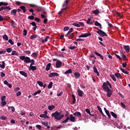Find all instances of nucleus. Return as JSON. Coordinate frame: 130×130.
Returning a JSON list of instances; mask_svg holds the SVG:
<instances>
[{
	"mask_svg": "<svg viewBox=\"0 0 130 130\" xmlns=\"http://www.w3.org/2000/svg\"><path fill=\"white\" fill-rule=\"evenodd\" d=\"M71 0H66L64 4H63L62 7H68V5H69V3H70Z\"/></svg>",
	"mask_w": 130,
	"mask_h": 130,
	"instance_id": "nucleus-24",
	"label": "nucleus"
},
{
	"mask_svg": "<svg viewBox=\"0 0 130 130\" xmlns=\"http://www.w3.org/2000/svg\"><path fill=\"white\" fill-rule=\"evenodd\" d=\"M85 111L86 113H88V114H89V115H91V116H94V115L91 114V111H90V110H89V109H86Z\"/></svg>",
	"mask_w": 130,
	"mask_h": 130,
	"instance_id": "nucleus-28",
	"label": "nucleus"
},
{
	"mask_svg": "<svg viewBox=\"0 0 130 130\" xmlns=\"http://www.w3.org/2000/svg\"><path fill=\"white\" fill-rule=\"evenodd\" d=\"M72 73H73V71L72 70V69H69L66 72H65L64 74L68 75L69 74H72Z\"/></svg>",
	"mask_w": 130,
	"mask_h": 130,
	"instance_id": "nucleus-27",
	"label": "nucleus"
},
{
	"mask_svg": "<svg viewBox=\"0 0 130 130\" xmlns=\"http://www.w3.org/2000/svg\"><path fill=\"white\" fill-rule=\"evenodd\" d=\"M97 108L99 111H100V112L101 113V114H102V115H103V116H104L105 117H106V116L104 115V113H103V112H102V109L101 108V107H100L99 106H98Z\"/></svg>",
	"mask_w": 130,
	"mask_h": 130,
	"instance_id": "nucleus-15",
	"label": "nucleus"
},
{
	"mask_svg": "<svg viewBox=\"0 0 130 130\" xmlns=\"http://www.w3.org/2000/svg\"><path fill=\"white\" fill-rule=\"evenodd\" d=\"M94 25H95V26H96L98 27H100V29H102V25L98 21H95L94 22Z\"/></svg>",
	"mask_w": 130,
	"mask_h": 130,
	"instance_id": "nucleus-19",
	"label": "nucleus"
},
{
	"mask_svg": "<svg viewBox=\"0 0 130 130\" xmlns=\"http://www.w3.org/2000/svg\"><path fill=\"white\" fill-rule=\"evenodd\" d=\"M30 62L31 63L30 66H35V60L34 59L30 60Z\"/></svg>",
	"mask_w": 130,
	"mask_h": 130,
	"instance_id": "nucleus-39",
	"label": "nucleus"
},
{
	"mask_svg": "<svg viewBox=\"0 0 130 130\" xmlns=\"http://www.w3.org/2000/svg\"><path fill=\"white\" fill-rule=\"evenodd\" d=\"M93 72L94 73H95V74H97V76L98 77H99V76H100V74L99 73V72H98V70H97V68H96L95 66H94L93 68Z\"/></svg>",
	"mask_w": 130,
	"mask_h": 130,
	"instance_id": "nucleus-12",
	"label": "nucleus"
},
{
	"mask_svg": "<svg viewBox=\"0 0 130 130\" xmlns=\"http://www.w3.org/2000/svg\"><path fill=\"white\" fill-rule=\"evenodd\" d=\"M11 16H16L17 15V9H14L11 11Z\"/></svg>",
	"mask_w": 130,
	"mask_h": 130,
	"instance_id": "nucleus-16",
	"label": "nucleus"
},
{
	"mask_svg": "<svg viewBox=\"0 0 130 130\" xmlns=\"http://www.w3.org/2000/svg\"><path fill=\"white\" fill-rule=\"evenodd\" d=\"M30 24V25H32V26H33V27L37 26V25H36V23H35V22H32Z\"/></svg>",
	"mask_w": 130,
	"mask_h": 130,
	"instance_id": "nucleus-55",
	"label": "nucleus"
},
{
	"mask_svg": "<svg viewBox=\"0 0 130 130\" xmlns=\"http://www.w3.org/2000/svg\"><path fill=\"white\" fill-rule=\"evenodd\" d=\"M42 124H43V125H45V126H47V125H48V122H42Z\"/></svg>",
	"mask_w": 130,
	"mask_h": 130,
	"instance_id": "nucleus-54",
	"label": "nucleus"
},
{
	"mask_svg": "<svg viewBox=\"0 0 130 130\" xmlns=\"http://www.w3.org/2000/svg\"><path fill=\"white\" fill-rule=\"evenodd\" d=\"M104 91H105V92H106L107 96L108 97H111L112 93H113V91H112L111 89H110L109 88H107V89L106 88H105Z\"/></svg>",
	"mask_w": 130,
	"mask_h": 130,
	"instance_id": "nucleus-3",
	"label": "nucleus"
},
{
	"mask_svg": "<svg viewBox=\"0 0 130 130\" xmlns=\"http://www.w3.org/2000/svg\"><path fill=\"white\" fill-rule=\"evenodd\" d=\"M78 25H79L80 27H84L85 26V24L82 22H78Z\"/></svg>",
	"mask_w": 130,
	"mask_h": 130,
	"instance_id": "nucleus-46",
	"label": "nucleus"
},
{
	"mask_svg": "<svg viewBox=\"0 0 130 130\" xmlns=\"http://www.w3.org/2000/svg\"><path fill=\"white\" fill-rule=\"evenodd\" d=\"M119 70L121 71L122 73H123L124 74H125L126 75H128L129 73L124 70V69H122V68H120Z\"/></svg>",
	"mask_w": 130,
	"mask_h": 130,
	"instance_id": "nucleus-20",
	"label": "nucleus"
},
{
	"mask_svg": "<svg viewBox=\"0 0 130 130\" xmlns=\"http://www.w3.org/2000/svg\"><path fill=\"white\" fill-rule=\"evenodd\" d=\"M15 25H16V24H15V21H14V20H12L11 26H12L13 28H15L16 26Z\"/></svg>",
	"mask_w": 130,
	"mask_h": 130,
	"instance_id": "nucleus-49",
	"label": "nucleus"
},
{
	"mask_svg": "<svg viewBox=\"0 0 130 130\" xmlns=\"http://www.w3.org/2000/svg\"><path fill=\"white\" fill-rule=\"evenodd\" d=\"M20 114H21V115H25V114H26V113H25V111H21L20 112Z\"/></svg>",
	"mask_w": 130,
	"mask_h": 130,
	"instance_id": "nucleus-64",
	"label": "nucleus"
},
{
	"mask_svg": "<svg viewBox=\"0 0 130 130\" xmlns=\"http://www.w3.org/2000/svg\"><path fill=\"white\" fill-rule=\"evenodd\" d=\"M27 35V30L26 29L23 30V36H26Z\"/></svg>",
	"mask_w": 130,
	"mask_h": 130,
	"instance_id": "nucleus-62",
	"label": "nucleus"
},
{
	"mask_svg": "<svg viewBox=\"0 0 130 130\" xmlns=\"http://www.w3.org/2000/svg\"><path fill=\"white\" fill-rule=\"evenodd\" d=\"M52 82H50L48 85V89H51L52 88Z\"/></svg>",
	"mask_w": 130,
	"mask_h": 130,
	"instance_id": "nucleus-48",
	"label": "nucleus"
},
{
	"mask_svg": "<svg viewBox=\"0 0 130 130\" xmlns=\"http://www.w3.org/2000/svg\"><path fill=\"white\" fill-rule=\"evenodd\" d=\"M0 119H1L2 120H6L7 119V118L4 116H2L0 117Z\"/></svg>",
	"mask_w": 130,
	"mask_h": 130,
	"instance_id": "nucleus-56",
	"label": "nucleus"
},
{
	"mask_svg": "<svg viewBox=\"0 0 130 130\" xmlns=\"http://www.w3.org/2000/svg\"><path fill=\"white\" fill-rule=\"evenodd\" d=\"M121 107H122L124 109H125V105H124L123 103L121 102Z\"/></svg>",
	"mask_w": 130,
	"mask_h": 130,
	"instance_id": "nucleus-59",
	"label": "nucleus"
},
{
	"mask_svg": "<svg viewBox=\"0 0 130 130\" xmlns=\"http://www.w3.org/2000/svg\"><path fill=\"white\" fill-rule=\"evenodd\" d=\"M37 35H31L30 37V39H31V40H33V39H35V38H37Z\"/></svg>",
	"mask_w": 130,
	"mask_h": 130,
	"instance_id": "nucleus-40",
	"label": "nucleus"
},
{
	"mask_svg": "<svg viewBox=\"0 0 130 130\" xmlns=\"http://www.w3.org/2000/svg\"><path fill=\"white\" fill-rule=\"evenodd\" d=\"M41 93V90H38L37 91H36L35 93H33L32 95L34 96H36V95H37V94H40Z\"/></svg>",
	"mask_w": 130,
	"mask_h": 130,
	"instance_id": "nucleus-41",
	"label": "nucleus"
},
{
	"mask_svg": "<svg viewBox=\"0 0 130 130\" xmlns=\"http://www.w3.org/2000/svg\"><path fill=\"white\" fill-rule=\"evenodd\" d=\"M50 68H51V63H49L46 66V71H47V72H48V71H49V70H50Z\"/></svg>",
	"mask_w": 130,
	"mask_h": 130,
	"instance_id": "nucleus-21",
	"label": "nucleus"
},
{
	"mask_svg": "<svg viewBox=\"0 0 130 130\" xmlns=\"http://www.w3.org/2000/svg\"><path fill=\"white\" fill-rule=\"evenodd\" d=\"M109 81H107L106 82H105L103 83L102 85V88H103V90H104V88H105L106 89H107V88H109L108 87V83Z\"/></svg>",
	"mask_w": 130,
	"mask_h": 130,
	"instance_id": "nucleus-7",
	"label": "nucleus"
},
{
	"mask_svg": "<svg viewBox=\"0 0 130 130\" xmlns=\"http://www.w3.org/2000/svg\"><path fill=\"white\" fill-rule=\"evenodd\" d=\"M70 30V27L69 26H65L63 28V31H69Z\"/></svg>",
	"mask_w": 130,
	"mask_h": 130,
	"instance_id": "nucleus-50",
	"label": "nucleus"
},
{
	"mask_svg": "<svg viewBox=\"0 0 130 130\" xmlns=\"http://www.w3.org/2000/svg\"><path fill=\"white\" fill-rule=\"evenodd\" d=\"M25 54H30L31 53V51L27 50L24 52Z\"/></svg>",
	"mask_w": 130,
	"mask_h": 130,
	"instance_id": "nucleus-61",
	"label": "nucleus"
},
{
	"mask_svg": "<svg viewBox=\"0 0 130 130\" xmlns=\"http://www.w3.org/2000/svg\"><path fill=\"white\" fill-rule=\"evenodd\" d=\"M20 9L23 11V13H26V9L25 6H21L20 7Z\"/></svg>",
	"mask_w": 130,
	"mask_h": 130,
	"instance_id": "nucleus-33",
	"label": "nucleus"
},
{
	"mask_svg": "<svg viewBox=\"0 0 130 130\" xmlns=\"http://www.w3.org/2000/svg\"><path fill=\"white\" fill-rule=\"evenodd\" d=\"M65 116L66 117H67V118L64 120L62 121L61 122V123H67V122H68L70 120V117H69V112L66 111V114H65Z\"/></svg>",
	"mask_w": 130,
	"mask_h": 130,
	"instance_id": "nucleus-5",
	"label": "nucleus"
},
{
	"mask_svg": "<svg viewBox=\"0 0 130 130\" xmlns=\"http://www.w3.org/2000/svg\"><path fill=\"white\" fill-rule=\"evenodd\" d=\"M94 54H95L98 56H100V57L101 58V59L102 60H103V59H104V58L103 57V56L102 55H101L100 53H98V52L95 51L94 52Z\"/></svg>",
	"mask_w": 130,
	"mask_h": 130,
	"instance_id": "nucleus-17",
	"label": "nucleus"
},
{
	"mask_svg": "<svg viewBox=\"0 0 130 130\" xmlns=\"http://www.w3.org/2000/svg\"><path fill=\"white\" fill-rule=\"evenodd\" d=\"M6 51L8 53H10L13 51V49L11 48H8L6 49Z\"/></svg>",
	"mask_w": 130,
	"mask_h": 130,
	"instance_id": "nucleus-42",
	"label": "nucleus"
},
{
	"mask_svg": "<svg viewBox=\"0 0 130 130\" xmlns=\"http://www.w3.org/2000/svg\"><path fill=\"white\" fill-rule=\"evenodd\" d=\"M3 39H4V40H6V41H8V40H9V37H8V36H7V35H4L3 37Z\"/></svg>",
	"mask_w": 130,
	"mask_h": 130,
	"instance_id": "nucleus-37",
	"label": "nucleus"
},
{
	"mask_svg": "<svg viewBox=\"0 0 130 130\" xmlns=\"http://www.w3.org/2000/svg\"><path fill=\"white\" fill-rule=\"evenodd\" d=\"M75 37V33H72L69 35V39H73Z\"/></svg>",
	"mask_w": 130,
	"mask_h": 130,
	"instance_id": "nucleus-38",
	"label": "nucleus"
},
{
	"mask_svg": "<svg viewBox=\"0 0 130 130\" xmlns=\"http://www.w3.org/2000/svg\"><path fill=\"white\" fill-rule=\"evenodd\" d=\"M10 108L11 109L12 112H15V107H14L13 106L12 107H8L9 110H10Z\"/></svg>",
	"mask_w": 130,
	"mask_h": 130,
	"instance_id": "nucleus-47",
	"label": "nucleus"
},
{
	"mask_svg": "<svg viewBox=\"0 0 130 130\" xmlns=\"http://www.w3.org/2000/svg\"><path fill=\"white\" fill-rule=\"evenodd\" d=\"M122 65L123 68H125V67L127 66V63H126V62H125L124 63H122Z\"/></svg>",
	"mask_w": 130,
	"mask_h": 130,
	"instance_id": "nucleus-60",
	"label": "nucleus"
},
{
	"mask_svg": "<svg viewBox=\"0 0 130 130\" xmlns=\"http://www.w3.org/2000/svg\"><path fill=\"white\" fill-rule=\"evenodd\" d=\"M104 109L105 112L106 113L107 115L108 116L109 118H111V115H110V114L109 113V111L107 110V109H106V108H104Z\"/></svg>",
	"mask_w": 130,
	"mask_h": 130,
	"instance_id": "nucleus-13",
	"label": "nucleus"
},
{
	"mask_svg": "<svg viewBox=\"0 0 130 130\" xmlns=\"http://www.w3.org/2000/svg\"><path fill=\"white\" fill-rule=\"evenodd\" d=\"M0 68H1V69H5V68H6V63H5V61H3L2 62V64H0Z\"/></svg>",
	"mask_w": 130,
	"mask_h": 130,
	"instance_id": "nucleus-29",
	"label": "nucleus"
},
{
	"mask_svg": "<svg viewBox=\"0 0 130 130\" xmlns=\"http://www.w3.org/2000/svg\"><path fill=\"white\" fill-rule=\"evenodd\" d=\"M72 96L73 99V100L72 101V103H73V104H75L76 103V97H75V95H74V94H72Z\"/></svg>",
	"mask_w": 130,
	"mask_h": 130,
	"instance_id": "nucleus-34",
	"label": "nucleus"
},
{
	"mask_svg": "<svg viewBox=\"0 0 130 130\" xmlns=\"http://www.w3.org/2000/svg\"><path fill=\"white\" fill-rule=\"evenodd\" d=\"M12 55H19V53L15 50H13L11 53Z\"/></svg>",
	"mask_w": 130,
	"mask_h": 130,
	"instance_id": "nucleus-31",
	"label": "nucleus"
},
{
	"mask_svg": "<svg viewBox=\"0 0 130 130\" xmlns=\"http://www.w3.org/2000/svg\"><path fill=\"white\" fill-rule=\"evenodd\" d=\"M72 25L73 26H75V27H80V25H79V23H74L72 24Z\"/></svg>",
	"mask_w": 130,
	"mask_h": 130,
	"instance_id": "nucleus-53",
	"label": "nucleus"
},
{
	"mask_svg": "<svg viewBox=\"0 0 130 130\" xmlns=\"http://www.w3.org/2000/svg\"><path fill=\"white\" fill-rule=\"evenodd\" d=\"M19 74H20V75H22V76H23V77H25V78H27L28 77V76L27 75V73H26V72L24 71H20Z\"/></svg>",
	"mask_w": 130,
	"mask_h": 130,
	"instance_id": "nucleus-22",
	"label": "nucleus"
},
{
	"mask_svg": "<svg viewBox=\"0 0 130 130\" xmlns=\"http://www.w3.org/2000/svg\"><path fill=\"white\" fill-rule=\"evenodd\" d=\"M20 59L24 60L25 63H29L31 61V59L29 57H26L25 56H21L19 57Z\"/></svg>",
	"mask_w": 130,
	"mask_h": 130,
	"instance_id": "nucleus-2",
	"label": "nucleus"
},
{
	"mask_svg": "<svg viewBox=\"0 0 130 130\" xmlns=\"http://www.w3.org/2000/svg\"><path fill=\"white\" fill-rule=\"evenodd\" d=\"M59 75L57 73H51L49 75V78H52V77H58Z\"/></svg>",
	"mask_w": 130,
	"mask_h": 130,
	"instance_id": "nucleus-6",
	"label": "nucleus"
},
{
	"mask_svg": "<svg viewBox=\"0 0 130 130\" xmlns=\"http://www.w3.org/2000/svg\"><path fill=\"white\" fill-rule=\"evenodd\" d=\"M123 48L124 49H125V51L126 52V53H129V46L128 45H127V46H125V45H124L123 46Z\"/></svg>",
	"mask_w": 130,
	"mask_h": 130,
	"instance_id": "nucleus-8",
	"label": "nucleus"
},
{
	"mask_svg": "<svg viewBox=\"0 0 130 130\" xmlns=\"http://www.w3.org/2000/svg\"><path fill=\"white\" fill-rule=\"evenodd\" d=\"M8 42H9V43H10V44H11V45H13V44H14V42H13V40H11V39H9V40H8Z\"/></svg>",
	"mask_w": 130,
	"mask_h": 130,
	"instance_id": "nucleus-57",
	"label": "nucleus"
},
{
	"mask_svg": "<svg viewBox=\"0 0 130 130\" xmlns=\"http://www.w3.org/2000/svg\"><path fill=\"white\" fill-rule=\"evenodd\" d=\"M74 77L75 79H79V78L81 77V74H80L79 72H75L74 73Z\"/></svg>",
	"mask_w": 130,
	"mask_h": 130,
	"instance_id": "nucleus-18",
	"label": "nucleus"
},
{
	"mask_svg": "<svg viewBox=\"0 0 130 130\" xmlns=\"http://www.w3.org/2000/svg\"><path fill=\"white\" fill-rule=\"evenodd\" d=\"M43 8L42 7H38V8H37L36 10L37 11H38V12H42L43 11Z\"/></svg>",
	"mask_w": 130,
	"mask_h": 130,
	"instance_id": "nucleus-35",
	"label": "nucleus"
},
{
	"mask_svg": "<svg viewBox=\"0 0 130 130\" xmlns=\"http://www.w3.org/2000/svg\"><path fill=\"white\" fill-rule=\"evenodd\" d=\"M35 21H36L37 23H40V19L39 18L35 17Z\"/></svg>",
	"mask_w": 130,
	"mask_h": 130,
	"instance_id": "nucleus-52",
	"label": "nucleus"
},
{
	"mask_svg": "<svg viewBox=\"0 0 130 130\" xmlns=\"http://www.w3.org/2000/svg\"><path fill=\"white\" fill-rule=\"evenodd\" d=\"M96 33L99 34V35L101 36V37H104V36L108 37V35L106 34V32H104L102 30H99V31H96Z\"/></svg>",
	"mask_w": 130,
	"mask_h": 130,
	"instance_id": "nucleus-4",
	"label": "nucleus"
},
{
	"mask_svg": "<svg viewBox=\"0 0 130 130\" xmlns=\"http://www.w3.org/2000/svg\"><path fill=\"white\" fill-rule=\"evenodd\" d=\"M61 61L58 60L56 61V68H57V69H58L59 68H60V67H61Z\"/></svg>",
	"mask_w": 130,
	"mask_h": 130,
	"instance_id": "nucleus-10",
	"label": "nucleus"
},
{
	"mask_svg": "<svg viewBox=\"0 0 130 130\" xmlns=\"http://www.w3.org/2000/svg\"><path fill=\"white\" fill-rule=\"evenodd\" d=\"M73 31H74V28H71L69 30V31H68V33H69L70 34H71V33H72L73 32Z\"/></svg>",
	"mask_w": 130,
	"mask_h": 130,
	"instance_id": "nucleus-63",
	"label": "nucleus"
},
{
	"mask_svg": "<svg viewBox=\"0 0 130 130\" xmlns=\"http://www.w3.org/2000/svg\"><path fill=\"white\" fill-rule=\"evenodd\" d=\"M55 108V106L54 105H50L48 107V109L51 111V110H53Z\"/></svg>",
	"mask_w": 130,
	"mask_h": 130,
	"instance_id": "nucleus-23",
	"label": "nucleus"
},
{
	"mask_svg": "<svg viewBox=\"0 0 130 130\" xmlns=\"http://www.w3.org/2000/svg\"><path fill=\"white\" fill-rule=\"evenodd\" d=\"M110 77L113 81H114V82H116V78H115V76H114V75H110Z\"/></svg>",
	"mask_w": 130,
	"mask_h": 130,
	"instance_id": "nucleus-43",
	"label": "nucleus"
},
{
	"mask_svg": "<svg viewBox=\"0 0 130 130\" xmlns=\"http://www.w3.org/2000/svg\"><path fill=\"white\" fill-rule=\"evenodd\" d=\"M28 19L29 20H34V19L35 18H34V16L33 15H31V16H28Z\"/></svg>",
	"mask_w": 130,
	"mask_h": 130,
	"instance_id": "nucleus-51",
	"label": "nucleus"
},
{
	"mask_svg": "<svg viewBox=\"0 0 130 130\" xmlns=\"http://www.w3.org/2000/svg\"><path fill=\"white\" fill-rule=\"evenodd\" d=\"M84 37H89V36H91V33L90 32H88L87 34H85L83 35Z\"/></svg>",
	"mask_w": 130,
	"mask_h": 130,
	"instance_id": "nucleus-44",
	"label": "nucleus"
},
{
	"mask_svg": "<svg viewBox=\"0 0 130 130\" xmlns=\"http://www.w3.org/2000/svg\"><path fill=\"white\" fill-rule=\"evenodd\" d=\"M69 119L70 121H72V122H75V121H76V118L73 116V114L70 115Z\"/></svg>",
	"mask_w": 130,
	"mask_h": 130,
	"instance_id": "nucleus-9",
	"label": "nucleus"
},
{
	"mask_svg": "<svg viewBox=\"0 0 130 130\" xmlns=\"http://www.w3.org/2000/svg\"><path fill=\"white\" fill-rule=\"evenodd\" d=\"M37 84H38L40 87H43V83L42 82L39 81L37 82Z\"/></svg>",
	"mask_w": 130,
	"mask_h": 130,
	"instance_id": "nucleus-45",
	"label": "nucleus"
},
{
	"mask_svg": "<svg viewBox=\"0 0 130 130\" xmlns=\"http://www.w3.org/2000/svg\"><path fill=\"white\" fill-rule=\"evenodd\" d=\"M78 94L79 97H82L83 96V90L78 88L77 90Z\"/></svg>",
	"mask_w": 130,
	"mask_h": 130,
	"instance_id": "nucleus-14",
	"label": "nucleus"
},
{
	"mask_svg": "<svg viewBox=\"0 0 130 130\" xmlns=\"http://www.w3.org/2000/svg\"><path fill=\"white\" fill-rule=\"evenodd\" d=\"M115 76L117 78V79H120V78H121V74H120V73H115Z\"/></svg>",
	"mask_w": 130,
	"mask_h": 130,
	"instance_id": "nucleus-26",
	"label": "nucleus"
},
{
	"mask_svg": "<svg viewBox=\"0 0 130 130\" xmlns=\"http://www.w3.org/2000/svg\"><path fill=\"white\" fill-rule=\"evenodd\" d=\"M30 69L31 70V71H36L37 70V68H36V66H29V70L30 71Z\"/></svg>",
	"mask_w": 130,
	"mask_h": 130,
	"instance_id": "nucleus-25",
	"label": "nucleus"
},
{
	"mask_svg": "<svg viewBox=\"0 0 130 130\" xmlns=\"http://www.w3.org/2000/svg\"><path fill=\"white\" fill-rule=\"evenodd\" d=\"M31 56L36 59L37 58V53H32Z\"/></svg>",
	"mask_w": 130,
	"mask_h": 130,
	"instance_id": "nucleus-36",
	"label": "nucleus"
},
{
	"mask_svg": "<svg viewBox=\"0 0 130 130\" xmlns=\"http://www.w3.org/2000/svg\"><path fill=\"white\" fill-rule=\"evenodd\" d=\"M73 115H74V116H78V117H82V114L80 112H76L74 113Z\"/></svg>",
	"mask_w": 130,
	"mask_h": 130,
	"instance_id": "nucleus-11",
	"label": "nucleus"
},
{
	"mask_svg": "<svg viewBox=\"0 0 130 130\" xmlns=\"http://www.w3.org/2000/svg\"><path fill=\"white\" fill-rule=\"evenodd\" d=\"M52 117H54L56 120H60L64 117V115L61 114V112L59 113L58 111H56L55 113L52 114Z\"/></svg>",
	"mask_w": 130,
	"mask_h": 130,
	"instance_id": "nucleus-1",
	"label": "nucleus"
},
{
	"mask_svg": "<svg viewBox=\"0 0 130 130\" xmlns=\"http://www.w3.org/2000/svg\"><path fill=\"white\" fill-rule=\"evenodd\" d=\"M111 114L112 116H113V117H114V118H117V115L115 113H114V112H111Z\"/></svg>",
	"mask_w": 130,
	"mask_h": 130,
	"instance_id": "nucleus-32",
	"label": "nucleus"
},
{
	"mask_svg": "<svg viewBox=\"0 0 130 130\" xmlns=\"http://www.w3.org/2000/svg\"><path fill=\"white\" fill-rule=\"evenodd\" d=\"M92 13L94 15H99V14H100V12L98 10H95L93 11Z\"/></svg>",
	"mask_w": 130,
	"mask_h": 130,
	"instance_id": "nucleus-30",
	"label": "nucleus"
},
{
	"mask_svg": "<svg viewBox=\"0 0 130 130\" xmlns=\"http://www.w3.org/2000/svg\"><path fill=\"white\" fill-rule=\"evenodd\" d=\"M6 74H5L4 72L1 73V78H4V77H5Z\"/></svg>",
	"mask_w": 130,
	"mask_h": 130,
	"instance_id": "nucleus-58",
	"label": "nucleus"
}]
</instances>
